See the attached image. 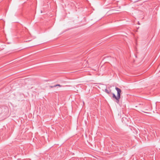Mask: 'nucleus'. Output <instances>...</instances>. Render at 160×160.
<instances>
[{
  "mask_svg": "<svg viewBox=\"0 0 160 160\" xmlns=\"http://www.w3.org/2000/svg\"><path fill=\"white\" fill-rule=\"evenodd\" d=\"M105 91L106 93H107L108 94H109L110 93L111 91H109L108 90L107 88H106L105 89Z\"/></svg>",
  "mask_w": 160,
  "mask_h": 160,
  "instance_id": "3",
  "label": "nucleus"
},
{
  "mask_svg": "<svg viewBox=\"0 0 160 160\" xmlns=\"http://www.w3.org/2000/svg\"><path fill=\"white\" fill-rule=\"evenodd\" d=\"M115 89L117 92V96H118V97L117 98H120L121 93L122 92L121 90L117 87H115Z\"/></svg>",
  "mask_w": 160,
  "mask_h": 160,
  "instance_id": "1",
  "label": "nucleus"
},
{
  "mask_svg": "<svg viewBox=\"0 0 160 160\" xmlns=\"http://www.w3.org/2000/svg\"><path fill=\"white\" fill-rule=\"evenodd\" d=\"M138 24L139 25V24H140V23H139V22H138Z\"/></svg>",
  "mask_w": 160,
  "mask_h": 160,
  "instance_id": "6",
  "label": "nucleus"
},
{
  "mask_svg": "<svg viewBox=\"0 0 160 160\" xmlns=\"http://www.w3.org/2000/svg\"><path fill=\"white\" fill-rule=\"evenodd\" d=\"M49 87H50V88H52L54 87H55V85H54V86H49Z\"/></svg>",
  "mask_w": 160,
  "mask_h": 160,
  "instance_id": "5",
  "label": "nucleus"
},
{
  "mask_svg": "<svg viewBox=\"0 0 160 160\" xmlns=\"http://www.w3.org/2000/svg\"><path fill=\"white\" fill-rule=\"evenodd\" d=\"M59 86V87H62V86H61V85H60L59 84H56V85H55V87H57V86Z\"/></svg>",
  "mask_w": 160,
  "mask_h": 160,
  "instance_id": "4",
  "label": "nucleus"
},
{
  "mask_svg": "<svg viewBox=\"0 0 160 160\" xmlns=\"http://www.w3.org/2000/svg\"><path fill=\"white\" fill-rule=\"evenodd\" d=\"M117 97H118V96L117 95V96H116L114 93H112V98L115 99H116V102L117 103H118L120 98H118Z\"/></svg>",
  "mask_w": 160,
  "mask_h": 160,
  "instance_id": "2",
  "label": "nucleus"
}]
</instances>
